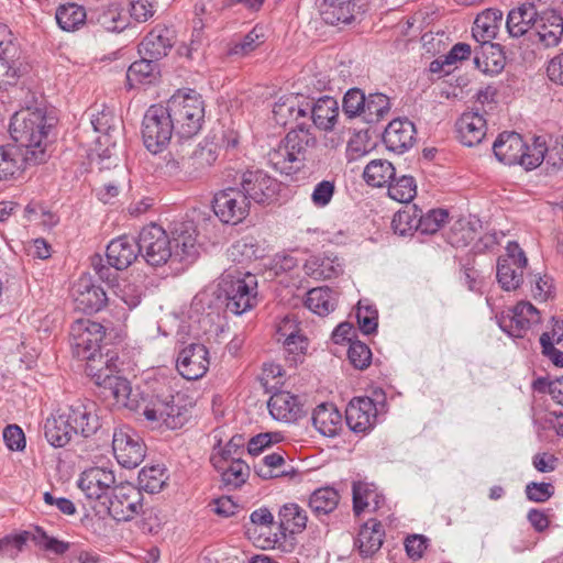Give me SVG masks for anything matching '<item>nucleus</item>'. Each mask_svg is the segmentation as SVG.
<instances>
[{
    "mask_svg": "<svg viewBox=\"0 0 563 563\" xmlns=\"http://www.w3.org/2000/svg\"><path fill=\"white\" fill-rule=\"evenodd\" d=\"M106 328L90 319H78L71 323L69 342L73 355L86 361L85 372L98 387H129V382L119 375L117 352H102Z\"/></svg>",
    "mask_w": 563,
    "mask_h": 563,
    "instance_id": "obj_1",
    "label": "nucleus"
},
{
    "mask_svg": "<svg viewBox=\"0 0 563 563\" xmlns=\"http://www.w3.org/2000/svg\"><path fill=\"white\" fill-rule=\"evenodd\" d=\"M112 397V406L126 408L142 415L150 422L164 424L168 429L181 428L187 419L190 400L185 399L181 390L161 389H104Z\"/></svg>",
    "mask_w": 563,
    "mask_h": 563,
    "instance_id": "obj_2",
    "label": "nucleus"
},
{
    "mask_svg": "<svg viewBox=\"0 0 563 563\" xmlns=\"http://www.w3.org/2000/svg\"><path fill=\"white\" fill-rule=\"evenodd\" d=\"M56 124V118L47 114L44 109H23L13 114L9 132L12 140L26 154L42 151L44 163L48 158L46 152L47 137Z\"/></svg>",
    "mask_w": 563,
    "mask_h": 563,
    "instance_id": "obj_3",
    "label": "nucleus"
},
{
    "mask_svg": "<svg viewBox=\"0 0 563 563\" xmlns=\"http://www.w3.org/2000/svg\"><path fill=\"white\" fill-rule=\"evenodd\" d=\"M493 151L499 162L532 170L542 164L548 148L540 137L528 144L519 133L505 131L495 140Z\"/></svg>",
    "mask_w": 563,
    "mask_h": 563,
    "instance_id": "obj_4",
    "label": "nucleus"
},
{
    "mask_svg": "<svg viewBox=\"0 0 563 563\" xmlns=\"http://www.w3.org/2000/svg\"><path fill=\"white\" fill-rule=\"evenodd\" d=\"M176 128V134L183 139L196 135L205 120V102L195 90L174 93L165 104Z\"/></svg>",
    "mask_w": 563,
    "mask_h": 563,
    "instance_id": "obj_5",
    "label": "nucleus"
},
{
    "mask_svg": "<svg viewBox=\"0 0 563 563\" xmlns=\"http://www.w3.org/2000/svg\"><path fill=\"white\" fill-rule=\"evenodd\" d=\"M219 288L224 297L227 311L233 314L241 316L257 302V279L253 274L225 272Z\"/></svg>",
    "mask_w": 563,
    "mask_h": 563,
    "instance_id": "obj_6",
    "label": "nucleus"
},
{
    "mask_svg": "<svg viewBox=\"0 0 563 563\" xmlns=\"http://www.w3.org/2000/svg\"><path fill=\"white\" fill-rule=\"evenodd\" d=\"M386 394L384 389H373V396L354 397L345 409V421L351 431L367 433L380 412L385 410Z\"/></svg>",
    "mask_w": 563,
    "mask_h": 563,
    "instance_id": "obj_7",
    "label": "nucleus"
},
{
    "mask_svg": "<svg viewBox=\"0 0 563 563\" xmlns=\"http://www.w3.org/2000/svg\"><path fill=\"white\" fill-rule=\"evenodd\" d=\"M174 132L176 128L164 104H153L146 110L142 121V136L150 152H162L169 144Z\"/></svg>",
    "mask_w": 563,
    "mask_h": 563,
    "instance_id": "obj_8",
    "label": "nucleus"
},
{
    "mask_svg": "<svg viewBox=\"0 0 563 563\" xmlns=\"http://www.w3.org/2000/svg\"><path fill=\"white\" fill-rule=\"evenodd\" d=\"M139 252L147 265L163 266L173 257L172 240L161 225L150 223L139 234Z\"/></svg>",
    "mask_w": 563,
    "mask_h": 563,
    "instance_id": "obj_9",
    "label": "nucleus"
},
{
    "mask_svg": "<svg viewBox=\"0 0 563 563\" xmlns=\"http://www.w3.org/2000/svg\"><path fill=\"white\" fill-rule=\"evenodd\" d=\"M112 450L118 463L125 468L139 466L146 454V446L140 434L130 426L114 428Z\"/></svg>",
    "mask_w": 563,
    "mask_h": 563,
    "instance_id": "obj_10",
    "label": "nucleus"
},
{
    "mask_svg": "<svg viewBox=\"0 0 563 563\" xmlns=\"http://www.w3.org/2000/svg\"><path fill=\"white\" fill-rule=\"evenodd\" d=\"M239 188L250 205H269L277 199L280 183L263 170H245L239 177Z\"/></svg>",
    "mask_w": 563,
    "mask_h": 563,
    "instance_id": "obj_11",
    "label": "nucleus"
},
{
    "mask_svg": "<svg viewBox=\"0 0 563 563\" xmlns=\"http://www.w3.org/2000/svg\"><path fill=\"white\" fill-rule=\"evenodd\" d=\"M249 200L239 187H228L214 194L212 209L218 219L225 224L236 225L250 213Z\"/></svg>",
    "mask_w": 563,
    "mask_h": 563,
    "instance_id": "obj_12",
    "label": "nucleus"
},
{
    "mask_svg": "<svg viewBox=\"0 0 563 563\" xmlns=\"http://www.w3.org/2000/svg\"><path fill=\"white\" fill-rule=\"evenodd\" d=\"M528 260L517 242H509L506 256L497 262V279L501 288L509 291L517 289L523 280V268Z\"/></svg>",
    "mask_w": 563,
    "mask_h": 563,
    "instance_id": "obj_13",
    "label": "nucleus"
},
{
    "mask_svg": "<svg viewBox=\"0 0 563 563\" xmlns=\"http://www.w3.org/2000/svg\"><path fill=\"white\" fill-rule=\"evenodd\" d=\"M142 510V493L130 483L113 487L109 498L108 512L117 521H129Z\"/></svg>",
    "mask_w": 563,
    "mask_h": 563,
    "instance_id": "obj_14",
    "label": "nucleus"
},
{
    "mask_svg": "<svg viewBox=\"0 0 563 563\" xmlns=\"http://www.w3.org/2000/svg\"><path fill=\"white\" fill-rule=\"evenodd\" d=\"M88 23L107 32L120 33L130 25L126 5L121 0H111L90 8Z\"/></svg>",
    "mask_w": 563,
    "mask_h": 563,
    "instance_id": "obj_15",
    "label": "nucleus"
},
{
    "mask_svg": "<svg viewBox=\"0 0 563 563\" xmlns=\"http://www.w3.org/2000/svg\"><path fill=\"white\" fill-rule=\"evenodd\" d=\"M500 329L510 336L523 338L531 324L539 322V311L530 302H518L514 308L503 311L497 318Z\"/></svg>",
    "mask_w": 563,
    "mask_h": 563,
    "instance_id": "obj_16",
    "label": "nucleus"
},
{
    "mask_svg": "<svg viewBox=\"0 0 563 563\" xmlns=\"http://www.w3.org/2000/svg\"><path fill=\"white\" fill-rule=\"evenodd\" d=\"M75 308L85 313L102 310L108 303L104 289L90 275L80 276L73 287Z\"/></svg>",
    "mask_w": 563,
    "mask_h": 563,
    "instance_id": "obj_17",
    "label": "nucleus"
},
{
    "mask_svg": "<svg viewBox=\"0 0 563 563\" xmlns=\"http://www.w3.org/2000/svg\"><path fill=\"white\" fill-rule=\"evenodd\" d=\"M95 404L88 399H75L63 407L76 434L84 438L93 435L101 427L95 412Z\"/></svg>",
    "mask_w": 563,
    "mask_h": 563,
    "instance_id": "obj_18",
    "label": "nucleus"
},
{
    "mask_svg": "<svg viewBox=\"0 0 563 563\" xmlns=\"http://www.w3.org/2000/svg\"><path fill=\"white\" fill-rule=\"evenodd\" d=\"M563 37V16L555 10L539 11L536 29L530 41L544 48L558 46Z\"/></svg>",
    "mask_w": 563,
    "mask_h": 563,
    "instance_id": "obj_19",
    "label": "nucleus"
},
{
    "mask_svg": "<svg viewBox=\"0 0 563 563\" xmlns=\"http://www.w3.org/2000/svg\"><path fill=\"white\" fill-rule=\"evenodd\" d=\"M44 163V154L36 151L26 154L18 145L0 146V180H7L14 177L15 174L23 170L26 165H37Z\"/></svg>",
    "mask_w": 563,
    "mask_h": 563,
    "instance_id": "obj_20",
    "label": "nucleus"
},
{
    "mask_svg": "<svg viewBox=\"0 0 563 563\" xmlns=\"http://www.w3.org/2000/svg\"><path fill=\"white\" fill-rule=\"evenodd\" d=\"M114 471L108 466H93L85 470L78 481L79 488L90 499H99L115 485Z\"/></svg>",
    "mask_w": 563,
    "mask_h": 563,
    "instance_id": "obj_21",
    "label": "nucleus"
},
{
    "mask_svg": "<svg viewBox=\"0 0 563 563\" xmlns=\"http://www.w3.org/2000/svg\"><path fill=\"white\" fill-rule=\"evenodd\" d=\"M417 141L415 124L407 118H397L388 123L384 133L383 142L387 150L402 154L410 150Z\"/></svg>",
    "mask_w": 563,
    "mask_h": 563,
    "instance_id": "obj_22",
    "label": "nucleus"
},
{
    "mask_svg": "<svg viewBox=\"0 0 563 563\" xmlns=\"http://www.w3.org/2000/svg\"><path fill=\"white\" fill-rule=\"evenodd\" d=\"M267 407L272 417L279 421L294 422L305 415L303 400L288 389H276Z\"/></svg>",
    "mask_w": 563,
    "mask_h": 563,
    "instance_id": "obj_23",
    "label": "nucleus"
},
{
    "mask_svg": "<svg viewBox=\"0 0 563 563\" xmlns=\"http://www.w3.org/2000/svg\"><path fill=\"white\" fill-rule=\"evenodd\" d=\"M208 366V350L202 344L188 345L180 351L177 357V371L187 380L202 377Z\"/></svg>",
    "mask_w": 563,
    "mask_h": 563,
    "instance_id": "obj_24",
    "label": "nucleus"
},
{
    "mask_svg": "<svg viewBox=\"0 0 563 563\" xmlns=\"http://www.w3.org/2000/svg\"><path fill=\"white\" fill-rule=\"evenodd\" d=\"M175 43V30L165 25H156L140 43L139 53L158 62L167 56Z\"/></svg>",
    "mask_w": 563,
    "mask_h": 563,
    "instance_id": "obj_25",
    "label": "nucleus"
},
{
    "mask_svg": "<svg viewBox=\"0 0 563 563\" xmlns=\"http://www.w3.org/2000/svg\"><path fill=\"white\" fill-rule=\"evenodd\" d=\"M107 263L114 267L117 271L128 268L134 261L137 260L139 239L122 235L112 240L107 247Z\"/></svg>",
    "mask_w": 563,
    "mask_h": 563,
    "instance_id": "obj_26",
    "label": "nucleus"
},
{
    "mask_svg": "<svg viewBox=\"0 0 563 563\" xmlns=\"http://www.w3.org/2000/svg\"><path fill=\"white\" fill-rule=\"evenodd\" d=\"M44 435L54 448H64L77 435L63 407L52 413L44 423Z\"/></svg>",
    "mask_w": 563,
    "mask_h": 563,
    "instance_id": "obj_27",
    "label": "nucleus"
},
{
    "mask_svg": "<svg viewBox=\"0 0 563 563\" xmlns=\"http://www.w3.org/2000/svg\"><path fill=\"white\" fill-rule=\"evenodd\" d=\"M457 139L465 146L479 144L486 135V120L478 112H464L456 121Z\"/></svg>",
    "mask_w": 563,
    "mask_h": 563,
    "instance_id": "obj_28",
    "label": "nucleus"
},
{
    "mask_svg": "<svg viewBox=\"0 0 563 563\" xmlns=\"http://www.w3.org/2000/svg\"><path fill=\"white\" fill-rule=\"evenodd\" d=\"M312 424L320 434L334 438L343 429L342 415L335 405L324 402L313 410Z\"/></svg>",
    "mask_w": 563,
    "mask_h": 563,
    "instance_id": "obj_29",
    "label": "nucleus"
},
{
    "mask_svg": "<svg viewBox=\"0 0 563 563\" xmlns=\"http://www.w3.org/2000/svg\"><path fill=\"white\" fill-rule=\"evenodd\" d=\"M501 24L503 12L499 9H486L474 21L473 37L483 45L490 44L493 47L492 41L496 37Z\"/></svg>",
    "mask_w": 563,
    "mask_h": 563,
    "instance_id": "obj_30",
    "label": "nucleus"
},
{
    "mask_svg": "<svg viewBox=\"0 0 563 563\" xmlns=\"http://www.w3.org/2000/svg\"><path fill=\"white\" fill-rule=\"evenodd\" d=\"M539 11L527 8L522 3L508 12L506 29L511 37L529 35L536 29Z\"/></svg>",
    "mask_w": 563,
    "mask_h": 563,
    "instance_id": "obj_31",
    "label": "nucleus"
},
{
    "mask_svg": "<svg viewBox=\"0 0 563 563\" xmlns=\"http://www.w3.org/2000/svg\"><path fill=\"white\" fill-rule=\"evenodd\" d=\"M384 537L385 531L382 523L371 519L360 529L354 544L362 558H371L382 548Z\"/></svg>",
    "mask_w": 563,
    "mask_h": 563,
    "instance_id": "obj_32",
    "label": "nucleus"
},
{
    "mask_svg": "<svg viewBox=\"0 0 563 563\" xmlns=\"http://www.w3.org/2000/svg\"><path fill=\"white\" fill-rule=\"evenodd\" d=\"M319 12L330 25L350 24L354 20V0H321Z\"/></svg>",
    "mask_w": 563,
    "mask_h": 563,
    "instance_id": "obj_33",
    "label": "nucleus"
},
{
    "mask_svg": "<svg viewBox=\"0 0 563 563\" xmlns=\"http://www.w3.org/2000/svg\"><path fill=\"white\" fill-rule=\"evenodd\" d=\"M307 275L314 279H330L342 273L340 260L327 253L311 255L305 263Z\"/></svg>",
    "mask_w": 563,
    "mask_h": 563,
    "instance_id": "obj_34",
    "label": "nucleus"
},
{
    "mask_svg": "<svg viewBox=\"0 0 563 563\" xmlns=\"http://www.w3.org/2000/svg\"><path fill=\"white\" fill-rule=\"evenodd\" d=\"M173 256L179 261L194 258L197 254V235L192 222L180 223L173 231Z\"/></svg>",
    "mask_w": 563,
    "mask_h": 563,
    "instance_id": "obj_35",
    "label": "nucleus"
},
{
    "mask_svg": "<svg viewBox=\"0 0 563 563\" xmlns=\"http://www.w3.org/2000/svg\"><path fill=\"white\" fill-rule=\"evenodd\" d=\"M283 142L294 153V156L299 158V164L303 168L309 150L316 146L317 139L302 123H299L296 129L287 133Z\"/></svg>",
    "mask_w": 563,
    "mask_h": 563,
    "instance_id": "obj_36",
    "label": "nucleus"
},
{
    "mask_svg": "<svg viewBox=\"0 0 563 563\" xmlns=\"http://www.w3.org/2000/svg\"><path fill=\"white\" fill-rule=\"evenodd\" d=\"M385 503V497L372 484L354 483L353 484V510L360 515L366 508L377 511Z\"/></svg>",
    "mask_w": 563,
    "mask_h": 563,
    "instance_id": "obj_37",
    "label": "nucleus"
},
{
    "mask_svg": "<svg viewBox=\"0 0 563 563\" xmlns=\"http://www.w3.org/2000/svg\"><path fill=\"white\" fill-rule=\"evenodd\" d=\"M308 114L317 128L331 130L339 115L338 102L331 97L319 98L312 106L309 104Z\"/></svg>",
    "mask_w": 563,
    "mask_h": 563,
    "instance_id": "obj_38",
    "label": "nucleus"
},
{
    "mask_svg": "<svg viewBox=\"0 0 563 563\" xmlns=\"http://www.w3.org/2000/svg\"><path fill=\"white\" fill-rule=\"evenodd\" d=\"M339 501V492L331 486H324L312 492L309 497L308 505L312 514L316 517L321 518L333 512L336 509Z\"/></svg>",
    "mask_w": 563,
    "mask_h": 563,
    "instance_id": "obj_39",
    "label": "nucleus"
},
{
    "mask_svg": "<svg viewBox=\"0 0 563 563\" xmlns=\"http://www.w3.org/2000/svg\"><path fill=\"white\" fill-rule=\"evenodd\" d=\"M309 103L299 106L296 97L280 98L273 107V119L278 125H287L291 121L308 115Z\"/></svg>",
    "mask_w": 563,
    "mask_h": 563,
    "instance_id": "obj_40",
    "label": "nucleus"
},
{
    "mask_svg": "<svg viewBox=\"0 0 563 563\" xmlns=\"http://www.w3.org/2000/svg\"><path fill=\"white\" fill-rule=\"evenodd\" d=\"M305 305L318 316H328L336 308V294L327 286L312 288L307 294Z\"/></svg>",
    "mask_w": 563,
    "mask_h": 563,
    "instance_id": "obj_41",
    "label": "nucleus"
},
{
    "mask_svg": "<svg viewBox=\"0 0 563 563\" xmlns=\"http://www.w3.org/2000/svg\"><path fill=\"white\" fill-rule=\"evenodd\" d=\"M361 119L374 124L384 120L390 112L391 103L388 96L382 92H372L366 96Z\"/></svg>",
    "mask_w": 563,
    "mask_h": 563,
    "instance_id": "obj_42",
    "label": "nucleus"
},
{
    "mask_svg": "<svg viewBox=\"0 0 563 563\" xmlns=\"http://www.w3.org/2000/svg\"><path fill=\"white\" fill-rule=\"evenodd\" d=\"M141 56V59L132 63L126 71V80L131 87L137 84H152L159 74L156 60L144 55Z\"/></svg>",
    "mask_w": 563,
    "mask_h": 563,
    "instance_id": "obj_43",
    "label": "nucleus"
},
{
    "mask_svg": "<svg viewBox=\"0 0 563 563\" xmlns=\"http://www.w3.org/2000/svg\"><path fill=\"white\" fill-rule=\"evenodd\" d=\"M280 528L291 534L302 532L307 527L308 516L298 504H285L278 512Z\"/></svg>",
    "mask_w": 563,
    "mask_h": 563,
    "instance_id": "obj_44",
    "label": "nucleus"
},
{
    "mask_svg": "<svg viewBox=\"0 0 563 563\" xmlns=\"http://www.w3.org/2000/svg\"><path fill=\"white\" fill-rule=\"evenodd\" d=\"M268 163L276 172L285 175L296 174L302 168L299 158L294 156L283 141L268 153Z\"/></svg>",
    "mask_w": 563,
    "mask_h": 563,
    "instance_id": "obj_45",
    "label": "nucleus"
},
{
    "mask_svg": "<svg viewBox=\"0 0 563 563\" xmlns=\"http://www.w3.org/2000/svg\"><path fill=\"white\" fill-rule=\"evenodd\" d=\"M56 22L64 31H75L86 21L88 22V12L85 8L76 3L62 4L56 10Z\"/></svg>",
    "mask_w": 563,
    "mask_h": 563,
    "instance_id": "obj_46",
    "label": "nucleus"
},
{
    "mask_svg": "<svg viewBox=\"0 0 563 563\" xmlns=\"http://www.w3.org/2000/svg\"><path fill=\"white\" fill-rule=\"evenodd\" d=\"M396 174L394 165L387 159L371 161L363 172L365 181L373 187L387 185Z\"/></svg>",
    "mask_w": 563,
    "mask_h": 563,
    "instance_id": "obj_47",
    "label": "nucleus"
},
{
    "mask_svg": "<svg viewBox=\"0 0 563 563\" xmlns=\"http://www.w3.org/2000/svg\"><path fill=\"white\" fill-rule=\"evenodd\" d=\"M214 468L220 473L223 484L233 488L244 484L250 474L249 465L241 459H233L229 463H223L222 467Z\"/></svg>",
    "mask_w": 563,
    "mask_h": 563,
    "instance_id": "obj_48",
    "label": "nucleus"
},
{
    "mask_svg": "<svg viewBox=\"0 0 563 563\" xmlns=\"http://www.w3.org/2000/svg\"><path fill=\"white\" fill-rule=\"evenodd\" d=\"M244 443V438L242 435H233L227 445L221 449V440H218L210 457L212 466L222 467L223 463H229L233 461V459H240L238 455L242 452Z\"/></svg>",
    "mask_w": 563,
    "mask_h": 563,
    "instance_id": "obj_49",
    "label": "nucleus"
},
{
    "mask_svg": "<svg viewBox=\"0 0 563 563\" xmlns=\"http://www.w3.org/2000/svg\"><path fill=\"white\" fill-rule=\"evenodd\" d=\"M388 195L398 202H409L417 194V184L412 176L394 177L388 184Z\"/></svg>",
    "mask_w": 563,
    "mask_h": 563,
    "instance_id": "obj_50",
    "label": "nucleus"
},
{
    "mask_svg": "<svg viewBox=\"0 0 563 563\" xmlns=\"http://www.w3.org/2000/svg\"><path fill=\"white\" fill-rule=\"evenodd\" d=\"M167 477L165 471L159 465H153L150 467H143L137 476L139 489H143L150 494L161 492Z\"/></svg>",
    "mask_w": 563,
    "mask_h": 563,
    "instance_id": "obj_51",
    "label": "nucleus"
},
{
    "mask_svg": "<svg viewBox=\"0 0 563 563\" xmlns=\"http://www.w3.org/2000/svg\"><path fill=\"white\" fill-rule=\"evenodd\" d=\"M449 217L444 209H432L417 218L415 214V229L421 234H434L440 230Z\"/></svg>",
    "mask_w": 563,
    "mask_h": 563,
    "instance_id": "obj_52",
    "label": "nucleus"
},
{
    "mask_svg": "<svg viewBox=\"0 0 563 563\" xmlns=\"http://www.w3.org/2000/svg\"><path fill=\"white\" fill-rule=\"evenodd\" d=\"M264 35L261 29L254 27L240 41L232 42L228 49L229 56L244 57L258 47L263 42Z\"/></svg>",
    "mask_w": 563,
    "mask_h": 563,
    "instance_id": "obj_53",
    "label": "nucleus"
},
{
    "mask_svg": "<svg viewBox=\"0 0 563 563\" xmlns=\"http://www.w3.org/2000/svg\"><path fill=\"white\" fill-rule=\"evenodd\" d=\"M257 252L258 247L253 238H243L233 243L228 250L232 261L239 263L256 260L258 257Z\"/></svg>",
    "mask_w": 563,
    "mask_h": 563,
    "instance_id": "obj_54",
    "label": "nucleus"
},
{
    "mask_svg": "<svg viewBox=\"0 0 563 563\" xmlns=\"http://www.w3.org/2000/svg\"><path fill=\"white\" fill-rule=\"evenodd\" d=\"M285 452L278 450L273 453H268L263 457V465L256 467V474L264 478H275L283 475H286L287 472H275L276 468L280 467L285 463Z\"/></svg>",
    "mask_w": 563,
    "mask_h": 563,
    "instance_id": "obj_55",
    "label": "nucleus"
},
{
    "mask_svg": "<svg viewBox=\"0 0 563 563\" xmlns=\"http://www.w3.org/2000/svg\"><path fill=\"white\" fill-rule=\"evenodd\" d=\"M366 95L360 88H351L349 89L342 101V109L346 117L349 118H361L362 111L364 108V102L366 101Z\"/></svg>",
    "mask_w": 563,
    "mask_h": 563,
    "instance_id": "obj_56",
    "label": "nucleus"
},
{
    "mask_svg": "<svg viewBox=\"0 0 563 563\" xmlns=\"http://www.w3.org/2000/svg\"><path fill=\"white\" fill-rule=\"evenodd\" d=\"M475 231L466 221H456L448 234V241L455 247L466 246L475 239Z\"/></svg>",
    "mask_w": 563,
    "mask_h": 563,
    "instance_id": "obj_57",
    "label": "nucleus"
},
{
    "mask_svg": "<svg viewBox=\"0 0 563 563\" xmlns=\"http://www.w3.org/2000/svg\"><path fill=\"white\" fill-rule=\"evenodd\" d=\"M282 342L284 345L286 360L294 365L301 363L309 345L307 336L302 334L296 336L294 340Z\"/></svg>",
    "mask_w": 563,
    "mask_h": 563,
    "instance_id": "obj_58",
    "label": "nucleus"
},
{
    "mask_svg": "<svg viewBox=\"0 0 563 563\" xmlns=\"http://www.w3.org/2000/svg\"><path fill=\"white\" fill-rule=\"evenodd\" d=\"M356 319L360 330L368 335L377 330L378 312L373 306H363L362 301L357 305Z\"/></svg>",
    "mask_w": 563,
    "mask_h": 563,
    "instance_id": "obj_59",
    "label": "nucleus"
},
{
    "mask_svg": "<svg viewBox=\"0 0 563 563\" xmlns=\"http://www.w3.org/2000/svg\"><path fill=\"white\" fill-rule=\"evenodd\" d=\"M347 356L351 364L358 369L368 367L372 361V352L369 347L358 340L351 342Z\"/></svg>",
    "mask_w": 563,
    "mask_h": 563,
    "instance_id": "obj_60",
    "label": "nucleus"
},
{
    "mask_svg": "<svg viewBox=\"0 0 563 563\" xmlns=\"http://www.w3.org/2000/svg\"><path fill=\"white\" fill-rule=\"evenodd\" d=\"M33 540L42 549L53 552L55 554H64L69 550V543L58 540L54 537H49L42 528H36L33 534Z\"/></svg>",
    "mask_w": 563,
    "mask_h": 563,
    "instance_id": "obj_61",
    "label": "nucleus"
},
{
    "mask_svg": "<svg viewBox=\"0 0 563 563\" xmlns=\"http://www.w3.org/2000/svg\"><path fill=\"white\" fill-rule=\"evenodd\" d=\"M298 335H302V333L297 316L288 314L278 322L276 329V340L278 342L294 340Z\"/></svg>",
    "mask_w": 563,
    "mask_h": 563,
    "instance_id": "obj_62",
    "label": "nucleus"
},
{
    "mask_svg": "<svg viewBox=\"0 0 563 563\" xmlns=\"http://www.w3.org/2000/svg\"><path fill=\"white\" fill-rule=\"evenodd\" d=\"M284 375L285 371L279 364L264 363L258 380L262 387H277L278 385H284Z\"/></svg>",
    "mask_w": 563,
    "mask_h": 563,
    "instance_id": "obj_63",
    "label": "nucleus"
},
{
    "mask_svg": "<svg viewBox=\"0 0 563 563\" xmlns=\"http://www.w3.org/2000/svg\"><path fill=\"white\" fill-rule=\"evenodd\" d=\"M335 192V183L333 180H322L318 183L311 194L313 206L323 208L328 206Z\"/></svg>",
    "mask_w": 563,
    "mask_h": 563,
    "instance_id": "obj_64",
    "label": "nucleus"
}]
</instances>
